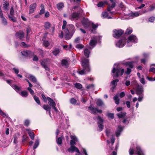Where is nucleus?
I'll return each mask as SVG.
<instances>
[{"label":"nucleus","instance_id":"1","mask_svg":"<svg viewBox=\"0 0 155 155\" xmlns=\"http://www.w3.org/2000/svg\"><path fill=\"white\" fill-rule=\"evenodd\" d=\"M137 39L136 36L133 35H130L127 40L125 38H123L118 41L116 42V46L119 48L123 47L126 45L127 47L131 46L133 43H137Z\"/></svg>","mask_w":155,"mask_h":155},{"label":"nucleus","instance_id":"2","mask_svg":"<svg viewBox=\"0 0 155 155\" xmlns=\"http://www.w3.org/2000/svg\"><path fill=\"white\" fill-rule=\"evenodd\" d=\"M81 62L83 69L79 71V73L81 75L86 74L90 71L89 60L83 57L81 59Z\"/></svg>","mask_w":155,"mask_h":155},{"label":"nucleus","instance_id":"3","mask_svg":"<svg viewBox=\"0 0 155 155\" xmlns=\"http://www.w3.org/2000/svg\"><path fill=\"white\" fill-rule=\"evenodd\" d=\"M75 31V27L72 24L67 25L66 28L64 30L65 38L67 40L70 39Z\"/></svg>","mask_w":155,"mask_h":155},{"label":"nucleus","instance_id":"4","mask_svg":"<svg viewBox=\"0 0 155 155\" xmlns=\"http://www.w3.org/2000/svg\"><path fill=\"white\" fill-rule=\"evenodd\" d=\"M124 71V68H120L118 67V64H115L112 70V73L115 74L113 75L114 77H118L120 75H122Z\"/></svg>","mask_w":155,"mask_h":155},{"label":"nucleus","instance_id":"5","mask_svg":"<svg viewBox=\"0 0 155 155\" xmlns=\"http://www.w3.org/2000/svg\"><path fill=\"white\" fill-rule=\"evenodd\" d=\"M134 145H132L130 149L129 153L130 155H132L134 153L138 155H144L143 152L141 150L139 146H137L136 150H134Z\"/></svg>","mask_w":155,"mask_h":155},{"label":"nucleus","instance_id":"6","mask_svg":"<svg viewBox=\"0 0 155 155\" xmlns=\"http://www.w3.org/2000/svg\"><path fill=\"white\" fill-rule=\"evenodd\" d=\"M136 93L139 96L137 100L139 102L141 101L143 98V87L141 85H137L136 86Z\"/></svg>","mask_w":155,"mask_h":155},{"label":"nucleus","instance_id":"7","mask_svg":"<svg viewBox=\"0 0 155 155\" xmlns=\"http://www.w3.org/2000/svg\"><path fill=\"white\" fill-rule=\"evenodd\" d=\"M101 38V37L99 36L94 37L91 40L90 43V45L92 47V48H89V49L91 50L96 45L97 42L99 41Z\"/></svg>","mask_w":155,"mask_h":155},{"label":"nucleus","instance_id":"8","mask_svg":"<svg viewBox=\"0 0 155 155\" xmlns=\"http://www.w3.org/2000/svg\"><path fill=\"white\" fill-rule=\"evenodd\" d=\"M124 31L121 29H115L113 31V36L115 38H117L124 33Z\"/></svg>","mask_w":155,"mask_h":155},{"label":"nucleus","instance_id":"9","mask_svg":"<svg viewBox=\"0 0 155 155\" xmlns=\"http://www.w3.org/2000/svg\"><path fill=\"white\" fill-rule=\"evenodd\" d=\"M96 118L98 120L97 123L98 124V127L99 128L98 130L99 131H101L103 130L104 128V126L103 125V120L100 116H98L97 117H96Z\"/></svg>","mask_w":155,"mask_h":155},{"label":"nucleus","instance_id":"10","mask_svg":"<svg viewBox=\"0 0 155 155\" xmlns=\"http://www.w3.org/2000/svg\"><path fill=\"white\" fill-rule=\"evenodd\" d=\"M88 108L91 111V112L93 114L102 112V110H98L97 108L94 107L93 105L89 106Z\"/></svg>","mask_w":155,"mask_h":155},{"label":"nucleus","instance_id":"11","mask_svg":"<svg viewBox=\"0 0 155 155\" xmlns=\"http://www.w3.org/2000/svg\"><path fill=\"white\" fill-rule=\"evenodd\" d=\"M79 15L80 13L79 12H73L70 15L69 18L71 20H76L79 18Z\"/></svg>","mask_w":155,"mask_h":155},{"label":"nucleus","instance_id":"12","mask_svg":"<svg viewBox=\"0 0 155 155\" xmlns=\"http://www.w3.org/2000/svg\"><path fill=\"white\" fill-rule=\"evenodd\" d=\"M110 14L112 15H114L115 13L113 12H110L109 13H108L106 11L104 12H103L102 13V17L104 18H106L107 19L112 18L109 15Z\"/></svg>","mask_w":155,"mask_h":155},{"label":"nucleus","instance_id":"13","mask_svg":"<svg viewBox=\"0 0 155 155\" xmlns=\"http://www.w3.org/2000/svg\"><path fill=\"white\" fill-rule=\"evenodd\" d=\"M71 139L70 141L71 146H75L76 143L78 142V138L75 135H71Z\"/></svg>","mask_w":155,"mask_h":155},{"label":"nucleus","instance_id":"14","mask_svg":"<svg viewBox=\"0 0 155 155\" xmlns=\"http://www.w3.org/2000/svg\"><path fill=\"white\" fill-rule=\"evenodd\" d=\"M111 5L108 4V7L107 10L108 11L110 12L113 8H114L116 6V3L114 0H110Z\"/></svg>","mask_w":155,"mask_h":155},{"label":"nucleus","instance_id":"15","mask_svg":"<svg viewBox=\"0 0 155 155\" xmlns=\"http://www.w3.org/2000/svg\"><path fill=\"white\" fill-rule=\"evenodd\" d=\"M83 26L86 28H88L91 25V22L86 18H84L82 21Z\"/></svg>","mask_w":155,"mask_h":155},{"label":"nucleus","instance_id":"16","mask_svg":"<svg viewBox=\"0 0 155 155\" xmlns=\"http://www.w3.org/2000/svg\"><path fill=\"white\" fill-rule=\"evenodd\" d=\"M37 4L35 3L29 6V14H31L33 13L36 8Z\"/></svg>","mask_w":155,"mask_h":155},{"label":"nucleus","instance_id":"17","mask_svg":"<svg viewBox=\"0 0 155 155\" xmlns=\"http://www.w3.org/2000/svg\"><path fill=\"white\" fill-rule=\"evenodd\" d=\"M24 33L22 31H19L17 32L15 35L17 38H19L22 40L24 37Z\"/></svg>","mask_w":155,"mask_h":155},{"label":"nucleus","instance_id":"18","mask_svg":"<svg viewBox=\"0 0 155 155\" xmlns=\"http://www.w3.org/2000/svg\"><path fill=\"white\" fill-rule=\"evenodd\" d=\"M68 151L71 153H73L74 151L79 152V149L75 146H71V147L68 148Z\"/></svg>","mask_w":155,"mask_h":155},{"label":"nucleus","instance_id":"19","mask_svg":"<svg viewBox=\"0 0 155 155\" xmlns=\"http://www.w3.org/2000/svg\"><path fill=\"white\" fill-rule=\"evenodd\" d=\"M40 62L41 65L45 68V69L48 71L49 70V68L47 66V60L45 59L40 60Z\"/></svg>","mask_w":155,"mask_h":155},{"label":"nucleus","instance_id":"20","mask_svg":"<svg viewBox=\"0 0 155 155\" xmlns=\"http://www.w3.org/2000/svg\"><path fill=\"white\" fill-rule=\"evenodd\" d=\"M0 76L2 78L5 80L6 81L7 83L9 84L11 86H12L11 83L12 81V80H7L5 79V77L6 76L1 71H0Z\"/></svg>","mask_w":155,"mask_h":155},{"label":"nucleus","instance_id":"21","mask_svg":"<svg viewBox=\"0 0 155 155\" xmlns=\"http://www.w3.org/2000/svg\"><path fill=\"white\" fill-rule=\"evenodd\" d=\"M28 78L33 83L36 84L38 86H39V83L37 81L35 77L33 75H30L29 76Z\"/></svg>","mask_w":155,"mask_h":155},{"label":"nucleus","instance_id":"22","mask_svg":"<svg viewBox=\"0 0 155 155\" xmlns=\"http://www.w3.org/2000/svg\"><path fill=\"white\" fill-rule=\"evenodd\" d=\"M47 98L48 101V104L50 106L52 107L54 106H56L55 102L52 99L49 97H48Z\"/></svg>","mask_w":155,"mask_h":155},{"label":"nucleus","instance_id":"23","mask_svg":"<svg viewBox=\"0 0 155 155\" xmlns=\"http://www.w3.org/2000/svg\"><path fill=\"white\" fill-rule=\"evenodd\" d=\"M123 64L127 66H129L130 68H133L134 66V62L132 61L131 62H124L123 63Z\"/></svg>","mask_w":155,"mask_h":155},{"label":"nucleus","instance_id":"24","mask_svg":"<svg viewBox=\"0 0 155 155\" xmlns=\"http://www.w3.org/2000/svg\"><path fill=\"white\" fill-rule=\"evenodd\" d=\"M123 129V127L120 126H119L118 127V128L116 132V135L117 137H118L120 136Z\"/></svg>","mask_w":155,"mask_h":155},{"label":"nucleus","instance_id":"25","mask_svg":"<svg viewBox=\"0 0 155 155\" xmlns=\"http://www.w3.org/2000/svg\"><path fill=\"white\" fill-rule=\"evenodd\" d=\"M26 131L28 132L29 135L32 140H33L34 139V134L33 132L31 131L30 129H28L26 130Z\"/></svg>","mask_w":155,"mask_h":155},{"label":"nucleus","instance_id":"26","mask_svg":"<svg viewBox=\"0 0 155 155\" xmlns=\"http://www.w3.org/2000/svg\"><path fill=\"white\" fill-rule=\"evenodd\" d=\"M147 12L146 10H144L142 11L141 12H133V16L134 18L140 15H141L143 13H144Z\"/></svg>","mask_w":155,"mask_h":155},{"label":"nucleus","instance_id":"27","mask_svg":"<svg viewBox=\"0 0 155 155\" xmlns=\"http://www.w3.org/2000/svg\"><path fill=\"white\" fill-rule=\"evenodd\" d=\"M43 108L46 110L48 111H49V114L50 116H51V109L50 107L48 105H44L43 107Z\"/></svg>","mask_w":155,"mask_h":155},{"label":"nucleus","instance_id":"28","mask_svg":"<svg viewBox=\"0 0 155 155\" xmlns=\"http://www.w3.org/2000/svg\"><path fill=\"white\" fill-rule=\"evenodd\" d=\"M9 5V3L8 2L6 1L4 2L3 4L4 9L5 11L8 10V7Z\"/></svg>","mask_w":155,"mask_h":155},{"label":"nucleus","instance_id":"29","mask_svg":"<svg viewBox=\"0 0 155 155\" xmlns=\"http://www.w3.org/2000/svg\"><path fill=\"white\" fill-rule=\"evenodd\" d=\"M119 96V94H117L114 97V99L115 103L117 104H119L120 99L118 98Z\"/></svg>","mask_w":155,"mask_h":155},{"label":"nucleus","instance_id":"30","mask_svg":"<svg viewBox=\"0 0 155 155\" xmlns=\"http://www.w3.org/2000/svg\"><path fill=\"white\" fill-rule=\"evenodd\" d=\"M8 17L9 19L13 22L16 21V18L14 16V15H8Z\"/></svg>","mask_w":155,"mask_h":155},{"label":"nucleus","instance_id":"31","mask_svg":"<svg viewBox=\"0 0 155 155\" xmlns=\"http://www.w3.org/2000/svg\"><path fill=\"white\" fill-rule=\"evenodd\" d=\"M118 79H116L113 80L111 82L110 84L114 85L113 88H114L116 87L117 85V83L119 81Z\"/></svg>","mask_w":155,"mask_h":155},{"label":"nucleus","instance_id":"32","mask_svg":"<svg viewBox=\"0 0 155 155\" xmlns=\"http://www.w3.org/2000/svg\"><path fill=\"white\" fill-rule=\"evenodd\" d=\"M84 54L85 56L87 58L89 57V54L90 53V51L87 49H85L84 51Z\"/></svg>","mask_w":155,"mask_h":155},{"label":"nucleus","instance_id":"33","mask_svg":"<svg viewBox=\"0 0 155 155\" xmlns=\"http://www.w3.org/2000/svg\"><path fill=\"white\" fill-rule=\"evenodd\" d=\"M63 49L66 50H70L72 47V45L70 44L69 45H63L62 46Z\"/></svg>","mask_w":155,"mask_h":155},{"label":"nucleus","instance_id":"34","mask_svg":"<svg viewBox=\"0 0 155 155\" xmlns=\"http://www.w3.org/2000/svg\"><path fill=\"white\" fill-rule=\"evenodd\" d=\"M30 52L28 51H23L21 52L22 54L25 56L27 57L30 54Z\"/></svg>","mask_w":155,"mask_h":155},{"label":"nucleus","instance_id":"35","mask_svg":"<svg viewBox=\"0 0 155 155\" xmlns=\"http://www.w3.org/2000/svg\"><path fill=\"white\" fill-rule=\"evenodd\" d=\"M57 8L59 10H61L64 7V4L62 2L58 3L57 5Z\"/></svg>","mask_w":155,"mask_h":155},{"label":"nucleus","instance_id":"36","mask_svg":"<svg viewBox=\"0 0 155 155\" xmlns=\"http://www.w3.org/2000/svg\"><path fill=\"white\" fill-rule=\"evenodd\" d=\"M96 104L98 106H101L104 104V102L101 100L98 99L97 100Z\"/></svg>","mask_w":155,"mask_h":155},{"label":"nucleus","instance_id":"37","mask_svg":"<svg viewBox=\"0 0 155 155\" xmlns=\"http://www.w3.org/2000/svg\"><path fill=\"white\" fill-rule=\"evenodd\" d=\"M61 64L63 66H64L67 67L68 65V61L65 59H63L61 62Z\"/></svg>","mask_w":155,"mask_h":155},{"label":"nucleus","instance_id":"38","mask_svg":"<svg viewBox=\"0 0 155 155\" xmlns=\"http://www.w3.org/2000/svg\"><path fill=\"white\" fill-rule=\"evenodd\" d=\"M12 88L17 92H19L21 89V87H18L16 85L12 86Z\"/></svg>","mask_w":155,"mask_h":155},{"label":"nucleus","instance_id":"39","mask_svg":"<svg viewBox=\"0 0 155 155\" xmlns=\"http://www.w3.org/2000/svg\"><path fill=\"white\" fill-rule=\"evenodd\" d=\"M20 95L23 97H26L28 95V93L26 91H22L20 93Z\"/></svg>","mask_w":155,"mask_h":155},{"label":"nucleus","instance_id":"40","mask_svg":"<svg viewBox=\"0 0 155 155\" xmlns=\"http://www.w3.org/2000/svg\"><path fill=\"white\" fill-rule=\"evenodd\" d=\"M39 140L38 139H37L36 140L35 143L33 147L34 149H36L38 146L39 144Z\"/></svg>","mask_w":155,"mask_h":155},{"label":"nucleus","instance_id":"41","mask_svg":"<svg viewBox=\"0 0 155 155\" xmlns=\"http://www.w3.org/2000/svg\"><path fill=\"white\" fill-rule=\"evenodd\" d=\"M126 114L125 113L120 112L119 114H117V115L119 118H122L124 117Z\"/></svg>","mask_w":155,"mask_h":155},{"label":"nucleus","instance_id":"42","mask_svg":"<svg viewBox=\"0 0 155 155\" xmlns=\"http://www.w3.org/2000/svg\"><path fill=\"white\" fill-rule=\"evenodd\" d=\"M51 24L48 22H46L45 23V27L46 29H49L50 27Z\"/></svg>","mask_w":155,"mask_h":155},{"label":"nucleus","instance_id":"43","mask_svg":"<svg viewBox=\"0 0 155 155\" xmlns=\"http://www.w3.org/2000/svg\"><path fill=\"white\" fill-rule=\"evenodd\" d=\"M75 87L77 88L80 89L82 87V85L79 83H76L74 84Z\"/></svg>","mask_w":155,"mask_h":155},{"label":"nucleus","instance_id":"44","mask_svg":"<svg viewBox=\"0 0 155 155\" xmlns=\"http://www.w3.org/2000/svg\"><path fill=\"white\" fill-rule=\"evenodd\" d=\"M79 148L81 150V151L84 153V154L85 155H88L87 153L86 152V149L82 147L81 145L79 146Z\"/></svg>","mask_w":155,"mask_h":155},{"label":"nucleus","instance_id":"45","mask_svg":"<svg viewBox=\"0 0 155 155\" xmlns=\"http://www.w3.org/2000/svg\"><path fill=\"white\" fill-rule=\"evenodd\" d=\"M140 82L143 84H145V81L144 78V76H142V78L140 79Z\"/></svg>","mask_w":155,"mask_h":155},{"label":"nucleus","instance_id":"46","mask_svg":"<svg viewBox=\"0 0 155 155\" xmlns=\"http://www.w3.org/2000/svg\"><path fill=\"white\" fill-rule=\"evenodd\" d=\"M34 98L36 101V102L38 104H40V101L38 97H37L36 96H34Z\"/></svg>","mask_w":155,"mask_h":155},{"label":"nucleus","instance_id":"47","mask_svg":"<svg viewBox=\"0 0 155 155\" xmlns=\"http://www.w3.org/2000/svg\"><path fill=\"white\" fill-rule=\"evenodd\" d=\"M31 30V29L29 28H28L26 29V33H27V36L26 38L28 39L29 38V36H28V35L29 34V33L30 32Z\"/></svg>","mask_w":155,"mask_h":155},{"label":"nucleus","instance_id":"48","mask_svg":"<svg viewBox=\"0 0 155 155\" xmlns=\"http://www.w3.org/2000/svg\"><path fill=\"white\" fill-rule=\"evenodd\" d=\"M59 49H55L52 52L53 54L55 56L59 54Z\"/></svg>","mask_w":155,"mask_h":155},{"label":"nucleus","instance_id":"49","mask_svg":"<svg viewBox=\"0 0 155 155\" xmlns=\"http://www.w3.org/2000/svg\"><path fill=\"white\" fill-rule=\"evenodd\" d=\"M105 2H99L97 4V6L98 7H103L104 5Z\"/></svg>","mask_w":155,"mask_h":155},{"label":"nucleus","instance_id":"50","mask_svg":"<svg viewBox=\"0 0 155 155\" xmlns=\"http://www.w3.org/2000/svg\"><path fill=\"white\" fill-rule=\"evenodd\" d=\"M76 47L79 49H81L84 48V46L81 44H77L76 45Z\"/></svg>","mask_w":155,"mask_h":155},{"label":"nucleus","instance_id":"51","mask_svg":"<svg viewBox=\"0 0 155 155\" xmlns=\"http://www.w3.org/2000/svg\"><path fill=\"white\" fill-rule=\"evenodd\" d=\"M62 138L61 137H58L56 140L57 143L58 145L61 144V143H62Z\"/></svg>","mask_w":155,"mask_h":155},{"label":"nucleus","instance_id":"52","mask_svg":"<svg viewBox=\"0 0 155 155\" xmlns=\"http://www.w3.org/2000/svg\"><path fill=\"white\" fill-rule=\"evenodd\" d=\"M2 18V21L3 24L5 25H7V21L6 19L3 17V18Z\"/></svg>","mask_w":155,"mask_h":155},{"label":"nucleus","instance_id":"53","mask_svg":"<svg viewBox=\"0 0 155 155\" xmlns=\"http://www.w3.org/2000/svg\"><path fill=\"white\" fill-rule=\"evenodd\" d=\"M131 71V69L129 68H127V70L125 71V73L127 75H129Z\"/></svg>","mask_w":155,"mask_h":155},{"label":"nucleus","instance_id":"54","mask_svg":"<svg viewBox=\"0 0 155 155\" xmlns=\"http://www.w3.org/2000/svg\"><path fill=\"white\" fill-rule=\"evenodd\" d=\"M127 16L129 17V18H128L127 19H129L130 18H134L133 16V12H131L129 13H128L127 14Z\"/></svg>","mask_w":155,"mask_h":155},{"label":"nucleus","instance_id":"55","mask_svg":"<svg viewBox=\"0 0 155 155\" xmlns=\"http://www.w3.org/2000/svg\"><path fill=\"white\" fill-rule=\"evenodd\" d=\"M43 41V45L45 47H48L49 45V43L48 41H47L44 40Z\"/></svg>","mask_w":155,"mask_h":155},{"label":"nucleus","instance_id":"56","mask_svg":"<svg viewBox=\"0 0 155 155\" xmlns=\"http://www.w3.org/2000/svg\"><path fill=\"white\" fill-rule=\"evenodd\" d=\"M63 30V31H61V33L59 34V37L61 38H63L64 35V37H65V34L64 32V29Z\"/></svg>","mask_w":155,"mask_h":155},{"label":"nucleus","instance_id":"57","mask_svg":"<svg viewBox=\"0 0 155 155\" xmlns=\"http://www.w3.org/2000/svg\"><path fill=\"white\" fill-rule=\"evenodd\" d=\"M144 58L147 59L149 56L150 54L148 53H144L143 54Z\"/></svg>","mask_w":155,"mask_h":155},{"label":"nucleus","instance_id":"58","mask_svg":"<svg viewBox=\"0 0 155 155\" xmlns=\"http://www.w3.org/2000/svg\"><path fill=\"white\" fill-rule=\"evenodd\" d=\"M94 87V85L93 84L88 85L86 87V88L88 89H93Z\"/></svg>","mask_w":155,"mask_h":155},{"label":"nucleus","instance_id":"59","mask_svg":"<svg viewBox=\"0 0 155 155\" xmlns=\"http://www.w3.org/2000/svg\"><path fill=\"white\" fill-rule=\"evenodd\" d=\"M132 32V30L130 28H128L127 29L126 33L127 34H130Z\"/></svg>","mask_w":155,"mask_h":155},{"label":"nucleus","instance_id":"60","mask_svg":"<svg viewBox=\"0 0 155 155\" xmlns=\"http://www.w3.org/2000/svg\"><path fill=\"white\" fill-rule=\"evenodd\" d=\"M91 25L93 29L94 30L96 29L98 27L97 25H95L92 23H91Z\"/></svg>","mask_w":155,"mask_h":155},{"label":"nucleus","instance_id":"61","mask_svg":"<svg viewBox=\"0 0 155 155\" xmlns=\"http://www.w3.org/2000/svg\"><path fill=\"white\" fill-rule=\"evenodd\" d=\"M70 102L72 104H74L76 103L77 101L75 99L72 98L70 100Z\"/></svg>","mask_w":155,"mask_h":155},{"label":"nucleus","instance_id":"62","mask_svg":"<svg viewBox=\"0 0 155 155\" xmlns=\"http://www.w3.org/2000/svg\"><path fill=\"white\" fill-rule=\"evenodd\" d=\"M63 24L62 26V29H65L66 28H65V26L67 25V22L65 20H64L63 21Z\"/></svg>","mask_w":155,"mask_h":155},{"label":"nucleus","instance_id":"63","mask_svg":"<svg viewBox=\"0 0 155 155\" xmlns=\"http://www.w3.org/2000/svg\"><path fill=\"white\" fill-rule=\"evenodd\" d=\"M27 89L29 91L30 93L32 95H33L34 94V92L31 88L28 87Z\"/></svg>","mask_w":155,"mask_h":155},{"label":"nucleus","instance_id":"64","mask_svg":"<svg viewBox=\"0 0 155 155\" xmlns=\"http://www.w3.org/2000/svg\"><path fill=\"white\" fill-rule=\"evenodd\" d=\"M107 116L108 117L111 119H113L114 118V114L110 113H108L107 114Z\"/></svg>","mask_w":155,"mask_h":155}]
</instances>
